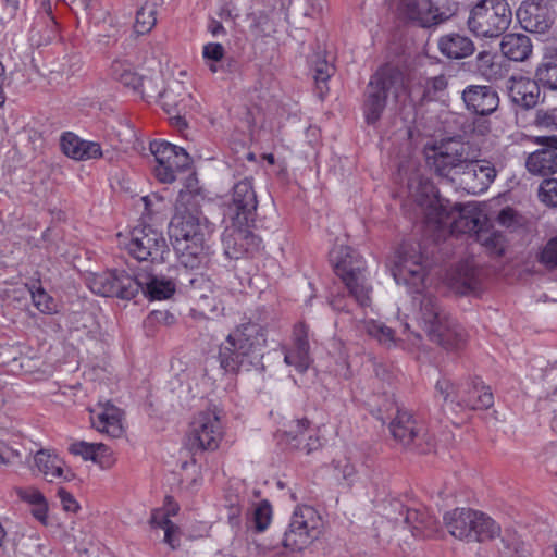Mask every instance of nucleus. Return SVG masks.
Returning a JSON list of instances; mask_svg holds the SVG:
<instances>
[{
    "label": "nucleus",
    "mask_w": 557,
    "mask_h": 557,
    "mask_svg": "<svg viewBox=\"0 0 557 557\" xmlns=\"http://www.w3.org/2000/svg\"><path fill=\"white\" fill-rule=\"evenodd\" d=\"M392 274L397 285L406 287L412 297L411 317L406 315L401 324L400 337L384 322L366 319L359 322L358 329L386 348L401 347L410 352L422 349V337L411 331L409 320L425 332L428 337L446 349H458L466 343L465 330L440 306L436 298L423 294L425 288L426 265L419 244L405 243L395 255Z\"/></svg>",
    "instance_id": "nucleus-1"
},
{
    "label": "nucleus",
    "mask_w": 557,
    "mask_h": 557,
    "mask_svg": "<svg viewBox=\"0 0 557 557\" xmlns=\"http://www.w3.org/2000/svg\"><path fill=\"white\" fill-rule=\"evenodd\" d=\"M408 188L409 197L423 215L426 227L434 230L437 238L458 234H469L474 238L484 225L485 216L476 207L461 206L441 198L428 178H412Z\"/></svg>",
    "instance_id": "nucleus-2"
},
{
    "label": "nucleus",
    "mask_w": 557,
    "mask_h": 557,
    "mask_svg": "<svg viewBox=\"0 0 557 557\" xmlns=\"http://www.w3.org/2000/svg\"><path fill=\"white\" fill-rule=\"evenodd\" d=\"M267 329L248 321L236 326L219 346L218 361L226 373L262 369Z\"/></svg>",
    "instance_id": "nucleus-3"
},
{
    "label": "nucleus",
    "mask_w": 557,
    "mask_h": 557,
    "mask_svg": "<svg viewBox=\"0 0 557 557\" xmlns=\"http://www.w3.org/2000/svg\"><path fill=\"white\" fill-rule=\"evenodd\" d=\"M188 195L180 194L170 225L169 234L178 255L180 262L186 268H197L203 258L206 234L211 227L198 209H187L184 201Z\"/></svg>",
    "instance_id": "nucleus-4"
},
{
    "label": "nucleus",
    "mask_w": 557,
    "mask_h": 557,
    "mask_svg": "<svg viewBox=\"0 0 557 557\" xmlns=\"http://www.w3.org/2000/svg\"><path fill=\"white\" fill-rule=\"evenodd\" d=\"M407 95L403 74L388 65L380 67L370 78L362 111L369 125L377 123L388 101L398 102Z\"/></svg>",
    "instance_id": "nucleus-5"
},
{
    "label": "nucleus",
    "mask_w": 557,
    "mask_h": 557,
    "mask_svg": "<svg viewBox=\"0 0 557 557\" xmlns=\"http://www.w3.org/2000/svg\"><path fill=\"white\" fill-rule=\"evenodd\" d=\"M435 391L453 411L487 409L494 404L493 393L479 377L455 384L442 376L435 384Z\"/></svg>",
    "instance_id": "nucleus-6"
},
{
    "label": "nucleus",
    "mask_w": 557,
    "mask_h": 557,
    "mask_svg": "<svg viewBox=\"0 0 557 557\" xmlns=\"http://www.w3.org/2000/svg\"><path fill=\"white\" fill-rule=\"evenodd\" d=\"M331 260L336 274L356 301L361 307L370 306L372 287L368 283L363 258L350 247L338 246L332 249Z\"/></svg>",
    "instance_id": "nucleus-7"
},
{
    "label": "nucleus",
    "mask_w": 557,
    "mask_h": 557,
    "mask_svg": "<svg viewBox=\"0 0 557 557\" xmlns=\"http://www.w3.org/2000/svg\"><path fill=\"white\" fill-rule=\"evenodd\" d=\"M449 534L467 542H483L499 534V525L486 515L470 508H455L443 516Z\"/></svg>",
    "instance_id": "nucleus-8"
},
{
    "label": "nucleus",
    "mask_w": 557,
    "mask_h": 557,
    "mask_svg": "<svg viewBox=\"0 0 557 557\" xmlns=\"http://www.w3.org/2000/svg\"><path fill=\"white\" fill-rule=\"evenodd\" d=\"M119 246L138 261L163 262L170 253L168 243L158 230L139 224L127 234H119Z\"/></svg>",
    "instance_id": "nucleus-9"
},
{
    "label": "nucleus",
    "mask_w": 557,
    "mask_h": 557,
    "mask_svg": "<svg viewBox=\"0 0 557 557\" xmlns=\"http://www.w3.org/2000/svg\"><path fill=\"white\" fill-rule=\"evenodd\" d=\"M511 20L506 0H480L470 11L468 27L478 37L495 38L508 29Z\"/></svg>",
    "instance_id": "nucleus-10"
},
{
    "label": "nucleus",
    "mask_w": 557,
    "mask_h": 557,
    "mask_svg": "<svg viewBox=\"0 0 557 557\" xmlns=\"http://www.w3.org/2000/svg\"><path fill=\"white\" fill-rule=\"evenodd\" d=\"M322 527V518L315 508L308 505L297 506L282 543L290 550H301L319 537Z\"/></svg>",
    "instance_id": "nucleus-11"
},
{
    "label": "nucleus",
    "mask_w": 557,
    "mask_h": 557,
    "mask_svg": "<svg viewBox=\"0 0 557 557\" xmlns=\"http://www.w3.org/2000/svg\"><path fill=\"white\" fill-rule=\"evenodd\" d=\"M424 156L426 164L438 176L453 183L468 159L463 144L451 138L426 145Z\"/></svg>",
    "instance_id": "nucleus-12"
},
{
    "label": "nucleus",
    "mask_w": 557,
    "mask_h": 557,
    "mask_svg": "<svg viewBox=\"0 0 557 557\" xmlns=\"http://www.w3.org/2000/svg\"><path fill=\"white\" fill-rule=\"evenodd\" d=\"M150 151L154 157L153 173L156 178L164 184H171L180 172L190 165L189 154L181 147L165 140L150 143Z\"/></svg>",
    "instance_id": "nucleus-13"
},
{
    "label": "nucleus",
    "mask_w": 557,
    "mask_h": 557,
    "mask_svg": "<svg viewBox=\"0 0 557 557\" xmlns=\"http://www.w3.org/2000/svg\"><path fill=\"white\" fill-rule=\"evenodd\" d=\"M224 428L215 410L196 414L187 432V445L191 450H215L223 438Z\"/></svg>",
    "instance_id": "nucleus-14"
},
{
    "label": "nucleus",
    "mask_w": 557,
    "mask_h": 557,
    "mask_svg": "<svg viewBox=\"0 0 557 557\" xmlns=\"http://www.w3.org/2000/svg\"><path fill=\"white\" fill-rule=\"evenodd\" d=\"M258 207L252 180L245 177L232 189L231 200L224 205L223 221H235L240 225H251Z\"/></svg>",
    "instance_id": "nucleus-15"
},
{
    "label": "nucleus",
    "mask_w": 557,
    "mask_h": 557,
    "mask_svg": "<svg viewBox=\"0 0 557 557\" xmlns=\"http://www.w3.org/2000/svg\"><path fill=\"white\" fill-rule=\"evenodd\" d=\"M87 286L97 295L103 297H120L131 299L139 292L140 282L125 271H104L92 273L87 278Z\"/></svg>",
    "instance_id": "nucleus-16"
},
{
    "label": "nucleus",
    "mask_w": 557,
    "mask_h": 557,
    "mask_svg": "<svg viewBox=\"0 0 557 557\" xmlns=\"http://www.w3.org/2000/svg\"><path fill=\"white\" fill-rule=\"evenodd\" d=\"M223 222L225 230L222 234V245L228 259H240L259 247L260 238L250 232V225H240L235 221Z\"/></svg>",
    "instance_id": "nucleus-17"
},
{
    "label": "nucleus",
    "mask_w": 557,
    "mask_h": 557,
    "mask_svg": "<svg viewBox=\"0 0 557 557\" xmlns=\"http://www.w3.org/2000/svg\"><path fill=\"white\" fill-rule=\"evenodd\" d=\"M495 177L496 170L490 162L467 159L454 183L468 194L478 195L486 191Z\"/></svg>",
    "instance_id": "nucleus-18"
},
{
    "label": "nucleus",
    "mask_w": 557,
    "mask_h": 557,
    "mask_svg": "<svg viewBox=\"0 0 557 557\" xmlns=\"http://www.w3.org/2000/svg\"><path fill=\"white\" fill-rule=\"evenodd\" d=\"M191 283V297L196 300V308L191 309L194 314L201 317L220 315L224 311L221 299L223 290L210 278L203 276L194 277Z\"/></svg>",
    "instance_id": "nucleus-19"
},
{
    "label": "nucleus",
    "mask_w": 557,
    "mask_h": 557,
    "mask_svg": "<svg viewBox=\"0 0 557 557\" xmlns=\"http://www.w3.org/2000/svg\"><path fill=\"white\" fill-rule=\"evenodd\" d=\"M393 437L405 446L414 442L419 445L425 443L428 446L433 445V440L429 434L424 423L418 421L411 412L399 409L396 417L389 425Z\"/></svg>",
    "instance_id": "nucleus-20"
},
{
    "label": "nucleus",
    "mask_w": 557,
    "mask_h": 557,
    "mask_svg": "<svg viewBox=\"0 0 557 557\" xmlns=\"http://www.w3.org/2000/svg\"><path fill=\"white\" fill-rule=\"evenodd\" d=\"M91 426L99 433L113 438L124 434L123 411L110 401L98 403L89 409Z\"/></svg>",
    "instance_id": "nucleus-21"
},
{
    "label": "nucleus",
    "mask_w": 557,
    "mask_h": 557,
    "mask_svg": "<svg viewBox=\"0 0 557 557\" xmlns=\"http://www.w3.org/2000/svg\"><path fill=\"white\" fill-rule=\"evenodd\" d=\"M398 11L406 18L423 27H430L445 21L448 16L442 12L434 0H395Z\"/></svg>",
    "instance_id": "nucleus-22"
},
{
    "label": "nucleus",
    "mask_w": 557,
    "mask_h": 557,
    "mask_svg": "<svg viewBox=\"0 0 557 557\" xmlns=\"http://www.w3.org/2000/svg\"><path fill=\"white\" fill-rule=\"evenodd\" d=\"M285 364L293 367L297 372H306L312 363L310 345L308 339V327L304 323L294 326L292 346H283Z\"/></svg>",
    "instance_id": "nucleus-23"
},
{
    "label": "nucleus",
    "mask_w": 557,
    "mask_h": 557,
    "mask_svg": "<svg viewBox=\"0 0 557 557\" xmlns=\"http://www.w3.org/2000/svg\"><path fill=\"white\" fill-rule=\"evenodd\" d=\"M535 143L545 146L531 153L527 159V169L535 175H552L557 172V136H539Z\"/></svg>",
    "instance_id": "nucleus-24"
},
{
    "label": "nucleus",
    "mask_w": 557,
    "mask_h": 557,
    "mask_svg": "<svg viewBox=\"0 0 557 557\" xmlns=\"http://www.w3.org/2000/svg\"><path fill=\"white\" fill-rule=\"evenodd\" d=\"M178 510V504L173 498L166 497L163 506L151 512L149 520L151 528L164 531L163 541L172 549L180 546V528L171 521V517L176 516Z\"/></svg>",
    "instance_id": "nucleus-25"
},
{
    "label": "nucleus",
    "mask_w": 557,
    "mask_h": 557,
    "mask_svg": "<svg viewBox=\"0 0 557 557\" xmlns=\"http://www.w3.org/2000/svg\"><path fill=\"white\" fill-rule=\"evenodd\" d=\"M190 96L182 82L173 79L168 83L166 88L160 95V104L171 115L174 124L178 127L185 126V120L181 113L187 107Z\"/></svg>",
    "instance_id": "nucleus-26"
},
{
    "label": "nucleus",
    "mask_w": 557,
    "mask_h": 557,
    "mask_svg": "<svg viewBox=\"0 0 557 557\" xmlns=\"http://www.w3.org/2000/svg\"><path fill=\"white\" fill-rule=\"evenodd\" d=\"M468 110L479 115L493 113L499 103L498 95L488 86L470 85L462 91Z\"/></svg>",
    "instance_id": "nucleus-27"
},
{
    "label": "nucleus",
    "mask_w": 557,
    "mask_h": 557,
    "mask_svg": "<svg viewBox=\"0 0 557 557\" xmlns=\"http://www.w3.org/2000/svg\"><path fill=\"white\" fill-rule=\"evenodd\" d=\"M510 100L522 109H531L537 104L540 86L537 82L522 75H513L506 83Z\"/></svg>",
    "instance_id": "nucleus-28"
},
{
    "label": "nucleus",
    "mask_w": 557,
    "mask_h": 557,
    "mask_svg": "<svg viewBox=\"0 0 557 557\" xmlns=\"http://www.w3.org/2000/svg\"><path fill=\"white\" fill-rule=\"evenodd\" d=\"M60 145L64 154L77 161L102 157V149L99 143L82 139L71 132L62 135Z\"/></svg>",
    "instance_id": "nucleus-29"
},
{
    "label": "nucleus",
    "mask_w": 557,
    "mask_h": 557,
    "mask_svg": "<svg viewBox=\"0 0 557 557\" xmlns=\"http://www.w3.org/2000/svg\"><path fill=\"white\" fill-rule=\"evenodd\" d=\"M517 17L522 28L530 33L545 34L552 23L547 10L536 3H522Z\"/></svg>",
    "instance_id": "nucleus-30"
},
{
    "label": "nucleus",
    "mask_w": 557,
    "mask_h": 557,
    "mask_svg": "<svg viewBox=\"0 0 557 557\" xmlns=\"http://www.w3.org/2000/svg\"><path fill=\"white\" fill-rule=\"evenodd\" d=\"M438 50L448 59H463L474 52L473 41L466 35L449 33L442 36L437 42Z\"/></svg>",
    "instance_id": "nucleus-31"
},
{
    "label": "nucleus",
    "mask_w": 557,
    "mask_h": 557,
    "mask_svg": "<svg viewBox=\"0 0 557 557\" xmlns=\"http://www.w3.org/2000/svg\"><path fill=\"white\" fill-rule=\"evenodd\" d=\"M500 50L509 60L522 62L532 53V42L527 35L507 34L502 39Z\"/></svg>",
    "instance_id": "nucleus-32"
},
{
    "label": "nucleus",
    "mask_w": 557,
    "mask_h": 557,
    "mask_svg": "<svg viewBox=\"0 0 557 557\" xmlns=\"http://www.w3.org/2000/svg\"><path fill=\"white\" fill-rule=\"evenodd\" d=\"M34 463L37 470L49 482L60 478L69 480L67 475L64 474L63 461L57 454L50 450H38L34 456Z\"/></svg>",
    "instance_id": "nucleus-33"
},
{
    "label": "nucleus",
    "mask_w": 557,
    "mask_h": 557,
    "mask_svg": "<svg viewBox=\"0 0 557 557\" xmlns=\"http://www.w3.org/2000/svg\"><path fill=\"white\" fill-rule=\"evenodd\" d=\"M57 36L58 24L49 12L39 15L29 30V39L36 46L48 45Z\"/></svg>",
    "instance_id": "nucleus-34"
},
{
    "label": "nucleus",
    "mask_w": 557,
    "mask_h": 557,
    "mask_svg": "<svg viewBox=\"0 0 557 557\" xmlns=\"http://www.w3.org/2000/svg\"><path fill=\"white\" fill-rule=\"evenodd\" d=\"M163 0H143L136 12L134 29L139 35L148 34L156 26Z\"/></svg>",
    "instance_id": "nucleus-35"
},
{
    "label": "nucleus",
    "mask_w": 557,
    "mask_h": 557,
    "mask_svg": "<svg viewBox=\"0 0 557 557\" xmlns=\"http://www.w3.org/2000/svg\"><path fill=\"white\" fill-rule=\"evenodd\" d=\"M306 431H309V420L297 419L288 422L284 431L277 434V441L290 449H300L305 442Z\"/></svg>",
    "instance_id": "nucleus-36"
},
{
    "label": "nucleus",
    "mask_w": 557,
    "mask_h": 557,
    "mask_svg": "<svg viewBox=\"0 0 557 557\" xmlns=\"http://www.w3.org/2000/svg\"><path fill=\"white\" fill-rule=\"evenodd\" d=\"M136 278L140 282L139 289H143L151 300L168 299L175 292V283L171 278L163 276H151L146 281Z\"/></svg>",
    "instance_id": "nucleus-37"
},
{
    "label": "nucleus",
    "mask_w": 557,
    "mask_h": 557,
    "mask_svg": "<svg viewBox=\"0 0 557 557\" xmlns=\"http://www.w3.org/2000/svg\"><path fill=\"white\" fill-rule=\"evenodd\" d=\"M405 521L414 536H430L436 530L434 518L422 508H408Z\"/></svg>",
    "instance_id": "nucleus-38"
},
{
    "label": "nucleus",
    "mask_w": 557,
    "mask_h": 557,
    "mask_svg": "<svg viewBox=\"0 0 557 557\" xmlns=\"http://www.w3.org/2000/svg\"><path fill=\"white\" fill-rule=\"evenodd\" d=\"M110 76L133 90L138 89L139 76L126 59H115L109 69Z\"/></svg>",
    "instance_id": "nucleus-39"
},
{
    "label": "nucleus",
    "mask_w": 557,
    "mask_h": 557,
    "mask_svg": "<svg viewBox=\"0 0 557 557\" xmlns=\"http://www.w3.org/2000/svg\"><path fill=\"white\" fill-rule=\"evenodd\" d=\"M272 517V506L269 500L263 499L251 506L247 513V527L257 532H263L270 527Z\"/></svg>",
    "instance_id": "nucleus-40"
},
{
    "label": "nucleus",
    "mask_w": 557,
    "mask_h": 557,
    "mask_svg": "<svg viewBox=\"0 0 557 557\" xmlns=\"http://www.w3.org/2000/svg\"><path fill=\"white\" fill-rule=\"evenodd\" d=\"M474 240L478 242L491 256H502L505 251V238L502 233L485 226L479 228Z\"/></svg>",
    "instance_id": "nucleus-41"
},
{
    "label": "nucleus",
    "mask_w": 557,
    "mask_h": 557,
    "mask_svg": "<svg viewBox=\"0 0 557 557\" xmlns=\"http://www.w3.org/2000/svg\"><path fill=\"white\" fill-rule=\"evenodd\" d=\"M496 59L497 57L488 51H482L476 55V71L487 81H494L502 75V66Z\"/></svg>",
    "instance_id": "nucleus-42"
},
{
    "label": "nucleus",
    "mask_w": 557,
    "mask_h": 557,
    "mask_svg": "<svg viewBox=\"0 0 557 557\" xmlns=\"http://www.w3.org/2000/svg\"><path fill=\"white\" fill-rule=\"evenodd\" d=\"M535 82L545 88L557 90V64L550 61L542 62L535 72Z\"/></svg>",
    "instance_id": "nucleus-43"
},
{
    "label": "nucleus",
    "mask_w": 557,
    "mask_h": 557,
    "mask_svg": "<svg viewBox=\"0 0 557 557\" xmlns=\"http://www.w3.org/2000/svg\"><path fill=\"white\" fill-rule=\"evenodd\" d=\"M34 306L45 314L57 312V304L54 299L41 287L33 286L30 289Z\"/></svg>",
    "instance_id": "nucleus-44"
},
{
    "label": "nucleus",
    "mask_w": 557,
    "mask_h": 557,
    "mask_svg": "<svg viewBox=\"0 0 557 557\" xmlns=\"http://www.w3.org/2000/svg\"><path fill=\"white\" fill-rule=\"evenodd\" d=\"M162 83L163 81L160 75H153L150 77H144L140 75L138 89L135 91L147 99L160 98V95L163 91Z\"/></svg>",
    "instance_id": "nucleus-45"
},
{
    "label": "nucleus",
    "mask_w": 557,
    "mask_h": 557,
    "mask_svg": "<svg viewBox=\"0 0 557 557\" xmlns=\"http://www.w3.org/2000/svg\"><path fill=\"white\" fill-rule=\"evenodd\" d=\"M522 543L516 534L506 533L498 546V557H522Z\"/></svg>",
    "instance_id": "nucleus-46"
},
{
    "label": "nucleus",
    "mask_w": 557,
    "mask_h": 557,
    "mask_svg": "<svg viewBox=\"0 0 557 557\" xmlns=\"http://www.w3.org/2000/svg\"><path fill=\"white\" fill-rule=\"evenodd\" d=\"M539 198L547 207H557V180H544L539 188Z\"/></svg>",
    "instance_id": "nucleus-47"
},
{
    "label": "nucleus",
    "mask_w": 557,
    "mask_h": 557,
    "mask_svg": "<svg viewBox=\"0 0 557 557\" xmlns=\"http://www.w3.org/2000/svg\"><path fill=\"white\" fill-rule=\"evenodd\" d=\"M91 461L98 465L102 470H108L114 466L115 457L109 446L97 443Z\"/></svg>",
    "instance_id": "nucleus-48"
},
{
    "label": "nucleus",
    "mask_w": 557,
    "mask_h": 557,
    "mask_svg": "<svg viewBox=\"0 0 557 557\" xmlns=\"http://www.w3.org/2000/svg\"><path fill=\"white\" fill-rule=\"evenodd\" d=\"M224 47L218 42H209L203 46L202 57L211 72L218 71L216 62L221 61L224 57Z\"/></svg>",
    "instance_id": "nucleus-49"
},
{
    "label": "nucleus",
    "mask_w": 557,
    "mask_h": 557,
    "mask_svg": "<svg viewBox=\"0 0 557 557\" xmlns=\"http://www.w3.org/2000/svg\"><path fill=\"white\" fill-rule=\"evenodd\" d=\"M97 443H89L85 441H75L70 444L69 451L81 457L85 461H91Z\"/></svg>",
    "instance_id": "nucleus-50"
},
{
    "label": "nucleus",
    "mask_w": 557,
    "mask_h": 557,
    "mask_svg": "<svg viewBox=\"0 0 557 557\" xmlns=\"http://www.w3.org/2000/svg\"><path fill=\"white\" fill-rule=\"evenodd\" d=\"M535 124L539 127L546 129H556L557 128V108H552L547 110H539L536 112Z\"/></svg>",
    "instance_id": "nucleus-51"
},
{
    "label": "nucleus",
    "mask_w": 557,
    "mask_h": 557,
    "mask_svg": "<svg viewBox=\"0 0 557 557\" xmlns=\"http://www.w3.org/2000/svg\"><path fill=\"white\" fill-rule=\"evenodd\" d=\"M14 491L20 499L34 506L46 500L42 493L34 486L15 487Z\"/></svg>",
    "instance_id": "nucleus-52"
},
{
    "label": "nucleus",
    "mask_w": 557,
    "mask_h": 557,
    "mask_svg": "<svg viewBox=\"0 0 557 557\" xmlns=\"http://www.w3.org/2000/svg\"><path fill=\"white\" fill-rule=\"evenodd\" d=\"M447 87V79L444 75H438L426 83L425 96L430 99L440 98L442 92L445 91Z\"/></svg>",
    "instance_id": "nucleus-53"
},
{
    "label": "nucleus",
    "mask_w": 557,
    "mask_h": 557,
    "mask_svg": "<svg viewBox=\"0 0 557 557\" xmlns=\"http://www.w3.org/2000/svg\"><path fill=\"white\" fill-rule=\"evenodd\" d=\"M305 442L301 445V450H305L307 454L317 450L321 446V440L319 436V429L313 428L309 424V431H306Z\"/></svg>",
    "instance_id": "nucleus-54"
},
{
    "label": "nucleus",
    "mask_w": 557,
    "mask_h": 557,
    "mask_svg": "<svg viewBox=\"0 0 557 557\" xmlns=\"http://www.w3.org/2000/svg\"><path fill=\"white\" fill-rule=\"evenodd\" d=\"M541 261L547 265H557V236L549 239L543 248Z\"/></svg>",
    "instance_id": "nucleus-55"
},
{
    "label": "nucleus",
    "mask_w": 557,
    "mask_h": 557,
    "mask_svg": "<svg viewBox=\"0 0 557 557\" xmlns=\"http://www.w3.org/2000/svg\"><path fill=\"white\" fill-rule=\"evenodd\" d=\"M58 496L65 511L77 512L81 508L74 496L64 488H59Z\"/></svg>",
    "instance_id": "nucleus-56"
},
{
    "label": "nucleus",
    "mask_w": 557,
    "mask_h": 557,
    "mask_svg": "<svg viewBox=\"0 0 557 557\" xmlns=\"http://www.w3.org/2000/svg\"><path fill=\"white\" fill-rule=\"evenodd\" d=\"M334 468L342 474L343 479L351 482L356 474L355 466L349 462L348 459L334 460Z\"/></svg>",
    "instance_id": "nucleus-57"
},
{
    "label": "nucleus",
    "mask_w": 557,
    "mask_h": 557,
    "mask_svg": "<svg viewBox=\"0 0 557 557\" xmlns=\"http://www.w3.org/2000/svg\"><path fill=\"white\" fill-rule=\"evenodd\" d=\"M333 70V66L325 61L318 63L314 69V79L317 84H325L332 76Z\"/></svg>",
    "instance_id": "nucleus-58"
},
{
    "label": "nucleus",
    "mask_w": 557,
    "mask_h": 557,
    "mask_svg": "<svg viewBox=\"0 0 557 557\" xmlns=\"http://www.w3.org/2000/svg\"><path fill=\"white\" fill-rule=\"evenodd\" d=\"M148 320L150 322H157V323H162L165 325H171L175 322V317H174V314H172L169 311L156 310L149 314Z\"/></svg>",
    "instance_id": "nucleus-59"
},
{
    "label": "nucleus",
    "mask_w": 557,
    "mask_h": 557,
    "mask_svg": "<svg viewBox=\"0 0 557 557\" xmlns=\"http://www.w3.org/2000/svg\"><path fill=\"white\" fill-rule=\"evenodd\" d=\"M36 508L33 510V515L34 517L42 522V523H46V520H47V517H48V508H47V503H41V504H37L35 505Z\"/></svg>",
    "instance_id": "nucleus-60"
},
{
    "label": "nucleus",
    "mask_w": 557,
    "mask_h": 557,
    "mask_svg": "<svg viewBox=\"0 0 557 557\" xmlns=\"http://www.w3.org/2000/svg\"><path fill=\"white\" fill-rule=\"evenodd\" d=\"M228 522L232 527V529H239L240 527V518H239V510L238 509H232L231 513L228 515Z\"/></svg>",
    "instance_id": "nucleus-61"
},
{
    "label": "nucleus",
    "mask_w": 557,
    "mask_h": 557,
    "mask_svg": "<svg viewBox=\"0 0 557 557\" xmlns=\"http://www.w3.org/2000/svg\"><path fill=\"white\" fill-rule=\"evenodd\" d=\"M4 79H5V70H4L3 64L0 62V107L5 101V96H4V91H3Z\"/></svg>",
    "instance_id": "nucleus-62"
},
{
    "label": "nucleus",
    "mask_w": 557,
    "mask_h": 557,
    "mask_svg": "<svg viewBox=\"0 0 557 557\" xmlns=\"http://www.w3.org/2000/svg\"><path fill=\"white\" fill-rule=\"evenodd\" d=\"M209 29L213 36H220L225 34L223 25L215 21L210 24Z\"/></svg>",
    "instance_id": "nucleus-63"
},
{
    "label": "nucleus",
    "mask_w": 557,
    "mask_h": 557,
    "mask_svg": "<svg viewBox=\"0 0 557 557\" xmlns=\"http://www.w3.org/2000/svg\"><path fill=\"white\" fill-rule=\"evenodd\" d=\"M512 218V210L510 208L503 209L498 215L500 224H507V221Z\"/></svg>",
    "instance_id": "nucleus-64"
}]
</instances>
